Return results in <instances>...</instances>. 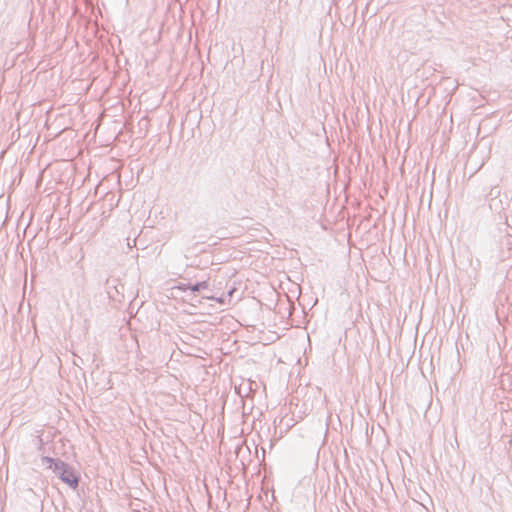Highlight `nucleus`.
I'll return each mask as SVG.
<instances>
[{"label": "nucleus", "instance_id": "nucleus-1", "mask_svg": "<svg viewBox=\"0 0 512 512\" xmlns=\"http://www.w3.org/2000/svg\"><path fill=\"white\" fill-rule=\"evenodd\" d=\"M41 463L43 466L51 469L56 476H58L72 489H76L78 487L79 477L75 473L74 469L67 463L60 459H54L51 457H42Z\"/></svg>", "mask_w": 512, "mask_h": 512}, {"label": "nucleus", "instance_id": "nucleus-2", "mask_svg": "<svg viewBox=\"0 0 512 512\" xmlns=\"http://www.w3.org/2000/svg\"><path fill=\"white\" fill-rule=\"evenodd\" d=\"M244 440L242 438V430L239 431L238 428L235 429L233 436H231L229 443H226V461H230L231 457H238L239 452L242 450Z\"/></svg>", "mask_w": 512, "mask_h": 512}, {"label": "nucleus", "instance_id": "nucleus-3", "mask_svg": "<svg viewBox=\"0 0 512 512\" xmlns=\"http://www.w3.org/2000/svg\"><path fill=\"white\" fill-rule=\"evenodd\" d=\"M234 284L235 282L233 283V286L229 287L228 283H226V288H228L226 296L229 297L227 304L236 305L243 298L244 290L241 287L234 286Z\"/></svg>", "mask_w": 512, "mask_h": 512}, {"label": "nucleus", "instance_id": "nucleus-4", "mask_svg": "<svg viewBox=\"0 0 512 512\" xmlns=\"http://www.w3.org/2000/svg\"><path fill=\"white\" fill-rule=\"evenodd\" d=\"M229 323L230 326L227 327L228 329H231L232 332H234L235 327L239 324L238 319L234 315L226 314V324Z\"/></svg>", "mask_w": 512, "mask_h": 512}, {"label": "nucleus", "instance_id": "nucleus-5", "mask_svg": "<svg viewBox=\"0 0 512 512\" xmlns=\"http://www.w3.org/2000/svg\"><path fill=\"white\" fill-rule=\"evenodd\" d=\"M471 266H473V268L475 270L479 269L480 268V261L478 259H476V262L473 263V261L471 260L470 262Z\"/></svg>", "mask_w": 512, "mask_h": 512}, {"label": "nucleus", "instance_id": "nucleus-6", "mask_svg": "<svg viewBox=\"0 0 512 512\" xmlns=\"http://www.w3.org/2000/svg\"><path fill=\"white\" fill-rule=\"evenodd\" d=\"M202 286H203V283H197L191 287V290L198 291L200 289V287H202Z\"/></svg>", "mask_w": 512, "mask_h": 512}, {"label": "nucleus", "instance_id": "nucleus-7", "mask_svg": "<svg viewBox=\"0 0 512 512\" xmlns=\"http://www.w3.org/2000/svg\"><path fill=\"white\" fill-rule=\"evenodd\" d=\"M221 411H222V413L224 412V402H222Z\"/></svg>", "mask_w": 512, "mask_h": 512}, {"label": "nucleus", "instance_id": "nucleus-8", "mask_svg": "<svg viewBox=\"0 0 512 512\" xmlns=\"http://www.w3.org/2000/svg\"><path fill=\"white\" fill-rule=\"evenodd\" d=\"M228 483H229V487L232 488L233 481H228Z\"/></svg>", "mask_w": 512, "mask_h": 512}, {"label": "nucleus", "instance_id": "nucleus-9", "mask_svg": "<svg viewBox=\"0 0 512 512\" xmlns=\"http://www.w3.org/2000/svg\"><path fill=\"white\" fill-rule=\"evenodd\" d=\"M225 491H226V492L228 491V488H227V487L225 488Z\"/></svg>", "mask_w": 512, "mask_h": 512}]
</instances>
